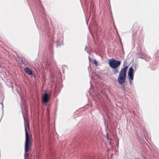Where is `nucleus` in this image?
<instances>
[{"instance_id":"5","label":"nucleus","mask_w":159,"mask_h":159,"mask_svg":"<svg viewBox=\"0 0 159 159\" xmlns=\"http://www.w3.org/2000/svg\"><path fill=\"white\" fill-rule=\"evenodd\" d=\"M134 69L133 68L130 67L129 69L128 72V77L129 79V80L130 81V80H133L134 79Z\"/></svg>"},{"instance_id":"6","label":"nucleus","mask_w":159,"mask_h":159,"mask_svg":"<svg viewBox=\"0 0 159 159\" xmlns=\"http://www.w3.org/2000/svg\"><path fill=\"white\" fill-rule=\"evenodd\" d=\"M25 71L29 75H31L33 73L32 70L28 67H27L25 69Z\"/></svg>"},{"instance_id":"1","label":"nucleus","mask_w":159,"mask_h":159,"mask_svg":"<svg viewBox=\"0 0 159 159\" xmlns=\"http://www.w3.org/2000/svg\"><path fill=\"white\" fill-rule=\"evenodd\" d=\"M22 110V114L23 115V117L24 121V125L25 127V153L24 154V158L26 159V156H28V154L27 153V152H28L30 149L31 147V137L29 136L28 132L27 127H29V124L27 119L25 118L23 113V109Z\"/></svg>"},{"instance_id":"17","label":"nucleus","mask_w":159,"mask_h":159,"mask_svg":"<svg viewBox=\"0 0 159 159\" xmlns=\"http://www.w3.org/2000/svg\"><path fill=\"white\" fill-rule=\"evenodd\" d=\"M26 159H27V158H26Z\"/></svg>"},{"instance_id":"16","label":"nucleus","mask_w":159,"mask_h":159,"mask_svg":"<svg viewBox=\"0 0 159 159\" xmlns=\"http://www.w3.org/2000/svg\"><path fill=\"white\" fill-rule=\"evenodd\" d=\"M89 60H90V58L89 57Z\"/></svg>"},{"instance_id":"15","label":"nucleus","mask_w":159,"mask_h":159,"mask_svg":"<svg viewBox=\"0 0 159 159\" xmlns=\"http://www.w3.org/2000/svg\"><path fill=\"white\" fill-rule=\"evenodd\" d=\"M135 159H140L139 158H136Z\"/></svg>"},{"instance_id":"9","label":"nucleus","mask_w":159,"mask_h":159,"mask_svg":"<svg viewBox=\"0 0 159 159\" xmlns=\"http://www.w3.org/2000/svg\"><path fill=\"white\" fill-rule=\"evenodd\" d=\"M63 41V39L62 38H61V39H60V41L59 40H58L57 42L58 43H60L61 42V44H63V43H62Z\"/></svg>"},{"instance_id":"11","label":"nucleus","mask_w":159,"mask_h":159,"mask_svg":"<svg viewBox=\"0 0 159 159\" xmlns=\"http://www.w3.org/2000/svg\"><path fill=\"white\" fill-rule=\"evenodd\" d=\"M93 63H94L96 65L97 64V62L96 60H93Z\"/></svg>"},{"instance_id":"14","label":"nucleus","mask_w":159,"mask_h":159,"mask_svg":"<svg viewBox=\"0 0 159 159\" xmlns=\"http://www.w3.org/2000/svg\"><path fill=\"white\" fill-rule=\"evenodd\" d=\"M1 104L2 105V108H3V103L2 102V103H1Z\"/></svg>"},{"instance_id":"7","label":"nucleus","mask_w":159,"mask_h":159,"mask_svg":"<svg viewBox=\"0 0 159 159\" xmlns=\"http://www.w3.org/2000/svg\"><path fill=\"white\" fill-rule=\"evenodd\" d=\"M19 63L21 64H24V63L21 57L19 58Z\"/></svg>"},{"instance_id":"3","label":"nucleus","mask_w":159,"mask_h":159,"mask_svg":"<svg viewBox=\"0 0 159 159\" xmlns=\"http://www.w3.org/2000/svg\"><path fill=\"white\" fill-rule=\"evenodd\" d=\"M121 63V61L114 58L110 59L109 61V64L110 66L114 69L118 67L120 65Z\"/></svg>"},{"instance_id":"8","label":"nucleus","mask_w":159,"mask_h":159,"mask_svg":"<svg viewBox=\"0 0 159 159\" xmlns=\"http://www.w3.org/2000/svg\"><path fill=\"white\" fill-rule=\"evenodd\" d=\"M146 56V55L145 54L143 55L142 56L140 55L139 57L142 59H144Z\"/></svg>"},{"instance_id":"4","label":"nucleus","mask_w":159,"mask_h":159,"mask_svg":"<svg viewBox=\"0 0 159 159\" xmlns=\"http://www.w3.org/2000/svg\"><path fill=\"white\" fill-rule=\"evenodd\" d=\"M50 99L49 94L47 93H44L42 97L43 103L47 104Z\"/></svg>"},{"instance_id":"10","label":"nucleus","mask_w":159,"mask_h":159,"mask_svg":"<svg viewBox=\"0 0 159 159\" xmlns=\"http://www.w3.org/2000/svg\"><path fill=\"white\" fill-rule=\"evenodd\" d=\"M114 70L115 73H118V69L116 68Z\"/></svg>"},{"instance_id":"13","label":"nucleus","mask_w":159,"mask_h":159,"mask_svg":"<svg viewBox=\"0 0 159 159\" xmlns=\"http://www.w3.org/2000/svg\"><path fill=\"white\" fill-rule=\"evenodd\" d=\"M61 45V44H59V43H57V46H60V45Z\"/></svg>"},{"instance_id":"12","label":"nucleus","mask_w":159,"mask_h":159,"mask_svg":"<svg viewBox=\"0 0 159 159\" xmlns=\"http://www.w3.org/2000/svg\"><path fill=\"white\" fill-rule=\"evenodd\" d=\"M122 89L124 91H125L126 88L125 87H123Z\"/></svg>"},{"instance_id":"2","label":"nucleus","mask_w":159,"mask_h":159,"mask_svg":"<svg viewBox=\"0 0 159 159\" xmlns=\"http://www.w3.org/2000/svg\"><path fill=\"white\" fill-rule=\"evenodd\" d=\"M128 68V66H126L121 69L118 78V81L119 84L122 85V87H125L123 84L125 82L126 76V72Z\"/></svg>"}]
</instances>
